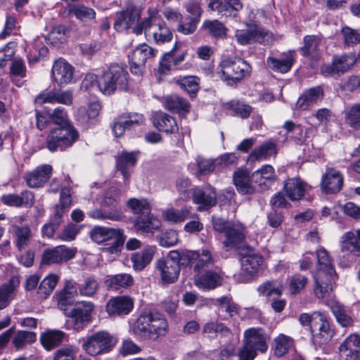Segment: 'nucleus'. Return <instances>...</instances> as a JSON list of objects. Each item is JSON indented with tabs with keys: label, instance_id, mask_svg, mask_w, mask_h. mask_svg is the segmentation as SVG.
<instances>
[{
	"label": "nucleus",
	"instance_id": "obj_1",
	"mask_svg": "<svg viewBox=\"0 0 360 360\" xmlns=\"http://www.w3.org/2000/svg\"><path fill=\"white\" fill-rule=\"evenodd\" d=\"M168 324L166 319L158 312H143L134 322L132 330L141 338L156 339L166 334Z\"/></svg>",
	"mask_w": 360,
	"mask_h": 360
},
{
	"label": "nucleus",
	"instance_id": "obj_2",
	"mask_svg": "<svg viewBox=\"0 0 360 360\" xmlns=\"http://www.w3.org/2000/svg\"><path fill=\"white\" fill-rule=\"evenodd\" d=\"M252 68L243 58L233 56L224 58L217 68L219 78L229 86H235L250 75Z\"/></svg>",
	"mask_w": 360,
	"mask_h": 360
},
{
	"label": "nucleus",
	"instance_id": "obj_3",
	"mask_svg": "<svg viewBox=\"0 0 360 360\" xmlns=\"http://www.w3.org/2000/svg\"><path fill=\"white\" fill-rule=\"evenodd\" d=\"M129 75L127 71L118 65H112L100 77L98 90L105 95H111L118 89H129Z\"/></svg>",
	"mask_w": 360,
	"mask_h": 360
},
{
	"label": "nucleus",
	"instance_id": "obj_4",
	"mask_svg": "<svg viewBox=\"0 0 360 360\" xmlns=\"http://www.w3.org/2000/svg\"><path fill=\"white\" fill-rule=\"evenodd\" d=\"M245 343L238 352L240 360H253L258 352L265 353L270 337L262 328H249L244 332Z\"/></svg>",
	"mask_w": 360,
	"mask_h": 360
},
{
	"label": "nucleus",
	"instance_id": "obj_5",
	"mask_svg": "<svg viewBox=\"0 0 360 360\" xmlns=\"http://www.w3.org/2000/svg\"><path fill=\"white\" fill-rule=\"evenodd\" d=\"M90 236L92 240L96 243L110 241L103 250L110 254L117 255L120 252L124 242L123 231L120 229L97 226L91 229Z\"/></svg>",
	"mask_w": 360,
	"mask_h": 360
},
{
	"label": "nucleus",
	"instance_id": "obj_6",
	"mask_svg": "<svg viewBox=\"0 0 360 360\" xmlns=\"http://www.w3.org/2000/svg\"><path fill=\"white\" fill-rule=\"evenodd\" d=\"M79 138V133L72 124L57 127L51 129L46 138L48 149L54 152L64 150L72 146Z\"/></svg>",
	"mask_w": 360,
	"mask_h": 360
},
{
	"label": "nucleus",
	"instance_id": "obj_7",
	"mask_svg": "<svg viewBox=\"0 0 360 360\" xmlns=\"http://www.w3.org/2000/svg\"><path fill=\"white\" fill-rule=\"evenodd\" d=\"M146 34H152L157 44L169 42L172 39V33L165 22H160L156 15H151L133 28V32L137 35L143 32Z\"/></svg>",
	"mask_w": 360,
	"mask_h": 360
},
{
	"label": "nucleus",
	"instance_id": "obj_8",
	"mask_svg": "<svg viewBox=\"0 0 360 360\" xmlns=\"http://www.w3.org/2000/svg\"><path fill=\"white\" fill-rule=\"evenodd\" d=\"M181 254L178 251H171L166 258L158 259L155 263V271L160 277L163 285L174 283L180 273L179 260Z\"/></svg>",
	"mask_w": 360,
	"mask_h": 360
},
{
	"label": "nucleus",
	"instance_id": "obj_9",
	"mask_svg": "<svg viewBox=\"0 0 360 360\" xmlns=\"http://www.w3.org/2000/svg\"><path fill=\"white\" fill-rule=\"evenodd\" d=\"M115 345L113 337L108 331L100 330L83 338L82 347L88 354L97 356L109 352Z\"/></svg>",
	"mask_w": 360,
	"mask_h": 360
},
{
	"label": "nucleus",
	"instance_id": "obj_10",
	"mask_svg": "<svg viewBox=\"0 0 360 360\" xmlns=\"http://www.w3.org/2000/svg\"><path fill=\"white\" fill-rule=\"evenodd\" d=\"M94 309L92 302H84L66 314V316L70 319V324L75 330L80 331L91 322Z\"/></svg>",
	"mask_w": 360,
	"mask_h": 360
},
{
	"label": "nucleus",
	"instance_id": "obj_11",
	"mask_svg": "<svg viewBox=\"0 0 360 360\" xmlns=\"http://www.w3.org/2000/svg\"><path fill=\"white\" fill-rule=\"evenodd\" d=\"M158 51L143 44L134 49L129 55L130 70L133 75H141L148 59L155 56Z\"/></svg>",
	"mask_w": 360,
	"mask_h": 360
},
{
	"label": "nucleus",
	"instance_id": "obj_12",
	"mask_svg": "<svg viewBox=\"0 0 360 360\" xmlns=\"http://www.w3.org/2000/svg\"><path fill=\"white\" fill-rule=\"evenodd\" d=\"M236 41L240 45H246L252 41L269 44L273 41V34L264 28L255 26L246 30H237L235 33Z\"/></svg>",
	"mask_w": 360,
	"mask_h": 360
},
{
	"label": "nucleus",
	"instance_id": "obj_13",
	"mask_svg": "<svg viewBox=\"0 0 360 360\" xmlns=\"http://www.w3.org/2000/svg\"><path fill=\"white\" fill-rule=\"evenodd\" d=\"M77 253L75 248L58 245L53 248L46 249L42 255L41 262L44 264H59L73 259Z\"/></svg>",
	"mask_w": 360,
	"mask_h": 360
},
{
	"label": "nucleus",
	"instance_id": "obj_14",
	"mask_svg": "<svg viewBox=\"0 0 360 360\" xmlns=\"http://www.w3.org/2000/svg\"><path fill=\"white\" fill-rule=\"evenodd\" d=\"M310 331L314 340L319 345L330 342L335 334L330 326L328 316L323 312L320 313Z\"/></svg>",
	"mask_w": 360,
	"mask_h": 360
},
{
	"label": "nucleus",
	"instance_id": "obj_15",
	"mask_svg": "<svg viewBox=\"0 0 360 360\" xmlns=\"http://www.w3.org/2000/svg\"><path fill=\"white\" fill-rule=\"evenodd\" d=\"M324 98V91L321 86L304 89L299 96L296 108L302 110H309L321 103Z\"/></svg>",
	"mask_w": 360,
	"mask_h": 360
},
{
	"label": "nucleus",
	"instance_id": "obj_16",
	"mask_svg": "<svg viewBox=\"0 0 360 360\" xmlns=\"http://www.w3.org/2000/svg\"><path fill=\"white\" fill-rule=\"evenodd\" d=\"M191 193L193 202L199 205L198 211L212 207L217 203V193L214 188L211 186L194 188L191 190Z\"/></svg>",
	"mask_w": 360,
	"mask_h": 360
},
{
	"label": "nucleus",
	"instance_id": "obj_17",
	"mask_svg": "<svg viewBox=\"0 0 360 360\" xmlns=\"http://www.w3.org/2000/svg\"><path fill=\"white\" fill-rule=\"evenodd\" d=\"M74 70V67L67 60L59 58L53 65L51 77L58 85L62 86L72 81Z\"/></svg>",
	"mask_w": 360,
	"mask_h": 360
},
{
	"label": "nucleus",
	"instance_id": "obj_18",
	"mask_svg": "<svg viewBox=\"0 0 360 360\" xmlns=\"http://www.w3.org/2000/svg\"><path fill=\"white\" fill-rule=\"evenodd\" d=\"M340 246L345 255L360 257V229L345 232L340 237Z\"/></svg>",
	"mask_w": 360,
	"mask_h": 360
},
{
	"label": "nucleus",
	"instance_id": "obj_19",
	"mask_svg": "<svg viewBox=\"0 0 360 360\" xmlns=\"http://www.w3.org/2000/svg\"><path fill=\"white\" fill-rule=\"evenodd\" d=\"M140 16L139 9L134 4H129L124 10L117 13V18L114 22V28L117 32H123L138 21Z\"/></svg>",
	"mask_w": 360,
	"mask_h": 360
},
{
	"label": "nucleus",
	"instance_id": "obj_20",
	"mask_svg": "<svg viewBox=\"0 0 360 360\" xmlns=\"http://www.w3.org/2000/svg\"><path fill=\"white\" fill-rule=\"evenodd\" d=\"M314 278V293L319 299H323L328 296L333 290L332 283L335 282L337 275H328L320 273L313 272Z\"/></svg>",
	"mask_w": 360,
	"mask_h": 360
},
{
	"label": "nucleus",
	"instance_id": "obj_21",
	"mask_svg": "<svg viewBox=\"0 0 360 360\" xmlns=\"http://www.w3.org/2000/svg\"><path fill=\"white\" fill-rule=\"evenodd\" d=\"M139 152H127L124 150L117 157V169L122 174L126 184H129L131 169L136 164Z\"/></svg>",
	"mask_w": 360,
	"mask_h": 360
},
{
	"label": "nucleus",
	"instance_id": "obj_22",
	"mask_svg": "<svg viewBox=\"0 0 360 360\" xmlns=\"http://www.w3.org/2000/svg\"><path fill=\"white\" fill-rule=\"evenodd\" d=\"M134 308V300L129 296H118L111 298L105 309L110 316H125Z\"/></svg>",
	"mask_w": 360,
	"mask_h": 360
},
{
	"label": "nucleus",
	"instance_id": "obj_23",
	"mask_svg": "<svg viewBox=\"0 0 360 360\" xmlns=\"http://www.w3.org/2000/svg\"><path fill=\"white\" fill-rule=\"evenodd\" d=\"M222 277L217 271L205 270L198 273L194 279V283L199 289L210 290L221 285Z\"/></svg>",
	"mask_w": 360,
	"mask_h": 360
},
{
	"label": "nucleus",
	"instance_id": "obj_24",
	"mask_svg": "<svg viewBox=\"0 0 360 360\" xmlns=\"http://www.w3.org/2000/svg\"><path fill=\"white\" fill-rule=\"evenodd\" d=\"M51 172L52 167L51 165H41L32 172H27L24 179L30 188H39L49 181Z\"/></svg>",
	"mask_w": 360,
	"mask_h": 360
},
{
	"label": "nucleus",
	"instance_id": "obj_25",
	"mask_svg": "<svg viewBox=\"0 0 360 360\" xmlns=\"http://www.w3.org/2000/svg\"><path fill=\"white\" fill-rule=\"evenodd\" d=\"M240 262L241 271L245 274L240 281V283H248L257 273L263 262V258L258 254L248 255L241 258Z\"/></svg>",
	"mask_w": 360,
	"mask_h": 360
},
{
	"label": "nucleus",
	"instance_id": "obj_26",
	"mask_svg": "<svg viewBox=\"0 0 360 360\" xmlns=\"http://www.w3.org/2000/svg\"><path fill=\"white\" fill-rule=\"evenodd\" d=\"M1 202L10 207H30L34 203V195L32 192L25 190L20 194L9 193L3 195L1 197Z\"/></svg>",
	"mask_w": 360,
	"mask_h": 360
},
{
	"label": "nucleus",
	"instance_id": "obj_27",
	"mask_svg": "<svg viewBox=\"0 0 360 360\" xmlns=\"http://www.w3.org/2000/svg\"><path fill=\"white\" fill-rule=\"evenodd\" d=\"M343 184L341 173L333 168L327 169L321 179L322 188L326 193H335L340 191Z\"/></svg>",
	"mask_w": 360,
	"mask_h": 360
},
{
	"label": "nucleus",
	"instance_id": "obj_28",
	"mask_svg": "<svg viewBox=\"0 0 360 360\" xmlns=\"http://www.w3.org/2000/svg\"><path fill=\"white\" fill-rule=\"evenodd\" d=\"M226 240L224 246L230 248H236L245 240V227L240 223L231 222L224 233Z\"/></svg>",
	"mask_w": 360,
	"mask_h": 360
},
{
	"label": "nucleus",
	"instance_id": "obj_29",
	"mask_svg": "<svg viewBox=\"0 0 360 360\" xmlns=\"http://www.w3.org/2000/svg\"><path fill=\"white\" fill-rule=\"evenodd\" d=\"M187 54V49L183 44L176 41L172 50L164 56L163 59L167 60L169 65H165L162 62H160L162 72H165V70H168L172 65L177 66L181 64L185 60Z\"/></svg>",
	"mask_w": 360,
	"mask_h": 360
},
{
	"label": "nucleus",
	"instance_id": "obj_30",
	"mask_svg": "<svg viewBox=\"0 0 360 360\" xmlns=\"http://www.w3.org/2000/svg\"><path fill=\"white\" fill-rule=\"evenodd\" d=\"M293 51H288L283 54L281 58L268 57L266 64L268 67L274 72L282 74L286 73L290 70L294 64Z\"/></svg>",
	"mask_w": 360,
	"mask_h": 360
},
{
	"label": "nucleus",
	"instance_id": "obj_31",
	"mask_svg": "<svg viewBox=\"0 0 360 360\" xmlns=\"http://www.w3.org/2000/svg\"><path fill=\"white\" fill-rule=\"evenodd\" d=\"M307 185L300 178L288 179L284 184L285 195L292 201L301 200L307 191Z\"/></svg>",
	"mask_w": 360,
	"mask_h": 360
},
{
	"label": "nucleus",
	"instance_id": "obj_32",
	"mask_svg": "<svg viewBox=\"0 0 360 360\" xmlns=\"http://www.w3.org/2000/svg\"><path fill=\"white\" fill-rule=\"evenodd\" d=\"M340 352L347 360H356L360 356V335H350L340 346Z\"/></svg>",
	"mask_w": 360,
	"mask_h": 360
},
{
	"label": "nucleus",
	"instance_id": "obj_33",
	"mask_svg": "<svg viewBox=\"0 0 360 360\" xmlns=\"http://www.w3.org/2000/svg\"><path fill=\"white\" fill-rule=\"evenodd\" d=\"M252 181L257 184L262 189L268 188L276 180L274 169L270 165H265L255 171L252 174Z\"/></svg>",
	"mask_w": 360,
	"mask_h": 360
},
{
	"label": "nucleus",
	"instance_id": "obj_34",
	"mask_svg": "<svg viewBox=\"0 0 360 360\" xmlns=\"http://www.w3.org/2000/svg\"><path fill=\"white\" fill-rule=\"evenodd\" d=\"M186 256L190 262L197 260L193 269L198 274L207 270V269L214 264L211 252L207 250H203L201 255L195 251H188Z\"/></svg>",
	"mask_w": 360,
	"mask_h": 360
},
{
	"label": "nucleus",
	"instance_id": "obj_35",
	"mask_svg": "<svg viewBox=\"0 0 360 360\" xmlns=\"http://www.w3.org/2000/svg\"><path fill=\"white\" fill-rule=\"evenodd\" d=\"M72 204L70 190L68 188H63L60 193V202L56 205L55 213L51 218L55 221L56 225H60L62 218L65 212L68 211Z\"/></svg>",
	"mask_w": 360,
	"mask_h": 360
},
{
	"label": "nucleus",
	"instance_id": "obj_36",
	"mask_svg": "<svg viewBox=\"0 0 360 360\" xmlns=\"http://www.w3.org/2000/svg\"><path fill=\"white\" fill-rule=\"evenodd\" d=\"M316 257L317 259V267L315 273H320L328 275H337L333 260L328 252L323 248L319 247L316 251Z\"/></svg>",
	"mask_w": 360,
	"mask_h": 360
},
{
	"label": "nucleus",
	"instance_id": "obj_37",
	"mask_svg": "<svg viewBox=\"0 0 360 360\" xmlns=\"http://www.w3.org/2000/svg\"><path fill=\"white\" fill-rule=\"evenodd\" d=\"M155 252L154 246H148L142 250L132 254L131 260L134 269L135 271L143 269L152 261Z\"/></svg>",
	"mask_w": 360,
	"mask_h": 360
},
{
	"label": "nucleus",
	"instance_id": "obj_38",
	"mask_svg": "<svg viewBox=\"0 0 360 360\" xmlns=\"http://www.w3.org/2000/svg\"><path fill=\"white\" fill-rule=\"evenodd\" d=\"M153 124L160 130L174 134L178 131V126L174 117L162 112H156L153 116Z\"/></svg>",
	"mask_w": 360,
	"mask_h": 360
},
{
	"label": "nucleus",
	"instance_id": "obj_39",
	"mask_svg": "<svg viewBox=\"0 0 360 360\" xmlns=\"http://www.w3.org/2000/svg\"><path fill=\"white\" fill-rule=\"evenodd\" d=\"M321 39L315 35H307L303 39L304 45L300 49L301 53L314 60L319 56V46Z\"/></svg>",
	"mask_w": 360,
	"mask_h": 360
},
{
	"label": "nucleus",
	"instance_id": "obj_40",
	"mask_svg": "<svg viewBox=\"0 0 360 360\" xmlns=\"http://www.w3.org/2000/svg\"><path fill=\"white\" fill-rule=\"evenodd\" d=\"M134 226L139 231L150 233L160 228V221L150 213L143 216H138L134 220Z\"/></svg>",
	"mask_w": 360,
	"mask_h": 360
},
{
	"label": "nucleus",
	"instance_id": "obj_41",
	"mask_svg": "<svg viewBox=\"0 0 360 360\" xmlns=\"http://www.w3.org/2000/svg\"><path fill=\"white\" fill-rule=\"evenodd\" d=\"M19 284L18 278L13 277L8 283L0 287V309L6 308L9 304Z\"/></svg>",
	"mask_w": 360,
	"mask_h": 360
},
{
	"label": "nucleus",
	"instance_id": "obj_42",
	"mask_svg": "<svg viewBox=\"0 0 360 360\" xmlns=\"http://www.w3.org/2000/svg\"><path fill=\"white\" fill-rule=\"evenodd\" d=\"M276 153V145L271 142H266L254 148L248 158L252 161L267 160Z\"/></svg>",
	"mask_w": 360,
	"mask_h": 360
},
{
	"label": "nucleus",
	"instance_id": "obj_43",
	"mask_svg": "<svg viewBox=\"0 0 360 360\" xmlns=\"http://www.w3.org/2000/svg\"><path fill=\"white\" fill-rule=\"evenodd\" d=\"M105 283L108 287L118 290L132 286L134 284V278L129 274H118L109 276L108 278L106 279Z\"/></svg>",
	"mask_w": 360,
	"mask_h": 360
},
{
	"label": "nucleus",
	"instance_id": "obj_44",
	"mask_svg": "<svg viewBox=\"0 0 360 360\" xmlns=\"http://www.w3.org/2000/svg\"><path fill=\"white\" fill-rule=\"evenodd\" d=\"M233 182L237 191L243 195L251 194L255 192V188L250 183L249 175L246 171L238 170L235 172Z\"/></svg>",
	"mask_w": 360,
	"mask_h": 360
},
{
	"label": "nucleus",
	"instance_id": "obj_45",
	"mask_svg": "<svg viewBox=\"0 0 360 360\" xmlns=\"http://www.w3.org/2000/svg\"><path fill=\"white\" fill-rule=\"evenodd\" d=\"M191 209L188 207H183L181 210H176L173 207L167 208L162 211V217L168 222L181 223L190 218Z\"/></svg>",
	"mask_w": 360,
	"mask_h": 360
},
{
	"label": "nucleus",
	"instance_id": "obj_46",
	"mask_svg": "<svg viewBox=\"0 0 360 360\" xmlns=\"http://www.w3.org/2000/svg\"><path fill=\"white\" fill-rule=\"evenodd\" d=\"M64 335L61 330H49L41 334L40 341L46 349L51 350L62 342Z\"/></svg>",
	"mask_w": 360,
	"mask_h": 360
},
{
	"label": "nucleus",
	"instance_id": "obj_47",
	"mask_svg": "<svg viewBox=\"0 0 360 360\" xmlns=\"http://www.w3.org/2000/svg\"><path fill=\"white\" fill-rule=\"evenodd\" d=\"M294 347L292 338L284 334H279L274 339V354L277 357L283 356Z\"/></svg>",
	"mask_w": 360,
	"mask_h": 360
},
{
	"label": "nucleus",
	"instance_id": "obj_48",
	"mask_svg": "<svg viewBox=\"0 0 360 360\" xmlns=\"http://www.w3.org/2000/svg\"><path fill=\"white\" fill-rule=\"evenodd\" d=\"M283 290L282 283L278 280L266 281L257 288L259 295L267 297L273 295L280 296L282 294Z\"/></svg>",
	"mask_w": 360,
	"mask_h": 360
},
{
	"label": "nucleus",
	"instance_id": "obj_49",
	"mask_svg": "<svg viewBox=\"0 0 360 360\" xmlns=\"http://www.w3.org/2000/svg\"><path fill=\"white\" fill-rule=\"evenodd\" d=\"M199 82L200 79L198 77L188 75L179 77L176 82L191 98H194L200 89Z\"/></svg>",
	"mask_w": 360,
	"mask_h": 360
},
{
	"label": "nucleus",
	"instance_id": "obj_50",
	"mask_svg": "<svg viewBox=\"0 0 360 360\" xmlns=\"http://www.w3.org/2000/svg\"><path fill=\"white\" fill-rule=\"evenodd\" d=\"M127 205L131 212L139 216L149 214L151 212L150 205L146 198H130L128 200Z\"/></svg>",
	"mask_w": 360,
	"mask_h": 360
},
{
	"label": "nucleus",
	"instance_id": "obj_51",
	"mask_svg": "<svg viewBox=\"0 0 360 360\" xmlns=\"http://www.w3.org/2000/svg\"><path fill=\"white\" fill-rule=\"evenodd\" d=\"M165 107L170 111L188 112L190 110L189 103L183 98L176 95L166 97Z\"/></svg>",
	"mask_w": 360,
	"mask_h": 360
},
{
	"label": "nucleus",
	"instance_id": "obj_52",
	"mask_svg": "<svg viewBox=\"0 0 360 360\" xmlns=\"http://www.w3.org/2000/svg\"><path fill=\"white\" fill-rule=\"evenodd\" d=\"M202 29L214 38H221L226 36V29L224 25L217 20L204 21Z\"/></svg>",
	"mask_w": 360,
	"mask_h": 360
},
{
	"label": "nucleus",
	"instance_id": "obj_53",
	"mask_svg": "<svg viewBox=\"0 0 360 360\" xmlns=\"http://www.w3.org/2000/svg\"><path fill=\"white\" fill-rule=\"evenodd\" d=\"M37 340V335L34 332L18 330L13 338V345L17 349H22L27 344H32Z\"/></svg>",
	"mask_w": 360,
	"mask_h": 360
},
{
	"label": "nucleus",
	"instance_id": "obj_54",
	"mask_svg": "<svg viewBox=\"0 0 360 360\" xmlns=\"http://www.w3.org/2000/svg\"><path fill=\"white\" fill-rule=\"evenodd\" d=\"M15 233L16 236L15 244L19 250H22L30 243L32 237L31 230L27 225L22 226H15Z\"/></svg>",
	"mask_w": 360,
	"mask_h": 360
},
{
	"label": "nucleus",
	"instance_id": "obj_55",
	"mask_svg": "<svg viewBox=\"0 0 360 360\" xmlns=\"http://www.w3.org/2000/svg\"><path fill=\"white\" fill-rule=\"evenodd\" d=\"M68 13L82 21L93 19L96 16V12L94 9L84 5L71 6L69 8Z\"/></svg>",
	"mask_w": 360,
	"mask_h": 360
},
{
	"label": "nucleus",
	"instance_id": "obj_56",
	"mask_svg": "<svg viewBox=\"0 0 360 360\" xmlns=\"http://www.w3.org/2000/svg\"><path fill=\"white\" fill-rule=\"evenodd\" d=\"M98 282L94 277H88L79 285L78 289L81 295L93 297L98 289Z\"/></svg>",
	"mask_w": 360,
	"mask_h": 360
},
{
	"label": "nucleus",
	"instance_id": "obj_57",
	"mask_svg": "<svg viewBox=\"0 0 360 360\" xmlns=\"http://www.w3.org/2000/svg\"><path fill=\"white\" fill-rule=\"evenodd\" d=\"M335 68L336 72L344 73L347 71L356 62V58L354 55H343L334 58Z\"/></svg>",
	"mask_w": 360,
	"mask_h": 360
},
{
	"label": "nucleus",
	"instance_id": "obj_58",
	"mask_svg": "<svg viewBox=\"0 0 360 360\" xmlns=\"http://www.w3.org/2000/svg\"><path fill=\"white\" fill-rule=\"evenodd\" d=\"M226 106L233 110L235 115L243 119L248 118L252 110V108L250 105L238 101H231L226 104Z\"/></svg>",
	"mask_w": 360,
	"mask_h": 360
},
{
	"label": "nucleus",
	"instance_id": "obj_59",
	"mask_svg": "<svg viewBox=\"0 0 360 360\" xmlns=\"http://www.w3.org/2000/svg\"><path fill=\"white\" fill-rule=\"evenodd\" d=\"M58 282V276L49 274L41 281L39 288V293L43 294L45 297L49 295L54 290Z\"/></svg>",
	"mask_w": 360,
	"mask_h": 360
},
{
	"label": "nucleus",
	"instance_id": "obj_60",
	"mask_svg": "<svg viewBox=\"0 0 360 360\" xmlns=\"http://www.w3.org/2000/svg\"><path fill=\"white\" fill-rule=\"evenodd\" d=\"M341 33L345 46H354L360 42V34L356 30L345 26L342 27Z\"/></svg>",
	"mask_w": 360,
	"mask_h": 360
},
{
	"label": "nucleus",
	"instance_id": "obj_61",
	"mask_svg": "<svg viewBox=\"0 0 360 360\" xmlns=\"http://www.w3.org/2000/svg\"><path fill=\"white\" fill-rule=\"evenodd\" d=\"M178 233L174 230H168L162 233L158 237L160 246L169 248L179 243Z\"/></svg>",
	"mask_w": 360,
	"mask_h": 360
},
{
	"label": "nucleus",
	"instance_id": "obj_62",
	"mask_svg": "<svg viewBox=\"0 0 360 360\" xmlns=\"http://www.w3.org/2000/svg\"><path fill=\"white\" fill-rule=\"evenodd\" d=\"M215 305L218 307L219 309L224 310L227 312L230 316H233L238 313L237 306L231 301L230 297L223 296L217 298L215 300Z\"/></svg>",
	"mask_w": 360,
	"mask_h": 360
},
{
	"label": "nucleus",
	"instance_id": "obj_63",
	"mask_svg": "<svg viewBox=\"0 0 360 360\" xmlns=\"http://www.w3.org/2000/svg\"><path fill=\"white\" fill-rule=\"evenodd\" d=\"M48 39L55 46L63 43L66 39L65 27L63 25L54 27L49 34Z\"/></svg>",
	"mask_w": 360,
	"mask_h": 360
},
{
	"label": "nucleus",
	"instance_id": "obj_64",
	"mask_svg": "<svg viewBox=\"0 0 360 360\" xmlns=\"http://www.w3.org/2000/svg\"><path fill=\"white\" fill-rule=\"evenodd\" d=\"M347 119L349 124L354 128L360 127V103L354 105L348 111Z\"/></svg>",
	"mask_w": 360,
	"mask_h": 360
}]
</instances>
